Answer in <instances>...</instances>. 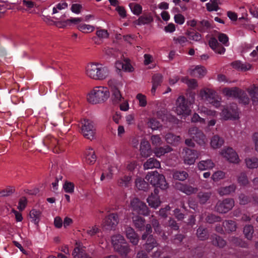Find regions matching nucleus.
<instances>
[{
  "instance_id": "6",
  "label": "nucleus",
  "mask_w": 258,
  "mask_h": 258,
  "mask_svg": "<svg viewBox=\"0 0 258 258\" xmlns=\"http://www.w3.org/2000/svg\"><path fill=\"white\" fill-rule=\"evenodd\" d=\"M200 96L216 108L220 106L221 99L216 97L215 92L213 90L208 88L202 89L200 92Z\"/></svg>"
},
{
  "instance_id": "28",
  "label": "nucleus",
  "mask_w": 258,
  "mask_h": 258,
  "mask_svg": "<svg viewBox=\"0 0 258 258\" xmlns=\"http://www.w3.org/2000/svg\"><path fill=\"white\" fill-rule=\"evenodd\" d=\"M29 217L31 221L38 225L41 217V212L36 209H32L29 213Z\"/></svg>"
},
{
  "instance_id": "63",
  "label": "nucleus",
  "mask_w": 258,
  "mask_h": 258,
  "mask_svg": "<svg viewBox=\"0 0 258 258\" xmlns=\"http://www.w3.org/2000/svg\"><path fill=\"white\" fill-rule=\"evenodd\" d=\"M139 101V105L142 107H145L147 105V100L146 96L142 94H138L136 97Z\"/></svg>"
},
{
  "instance_id": "49",
  "label": "nucleus",
  "mask_w": 258,
  "mask_h": 258,
  "mask_svg": "<svg viewBox=\"0 0 258 258\" xmlns=\"http://www.w3.org/2000/svg\"><path fill=\"white\" fill-rule=\"evenodd\" d=\"M234 67L239 69L241 71H245L249 70L251 68V65L249 63H241L240 62H235L233 63Z\"/></svg>"
},
{
  "instance_id": "13",
  "label": "nucleus",
  "mask_w": 258,
  "mask_h": 258,
  "mask_svg": "<svg viewBox=\"0 0 258 258\" xmlns=\"http://www.w3.org/2000/svg\"><path fill=\"white\" fill-rule=\"evenodd\" d=\"M234 205V202L232 199H226L217 203L216 210L220 213H225L231 210Z\"/></svg>"
},
{
  "instance_id": "27",
  "label": "nucleus",
  "mask_w": 258,
  "mask_h": 258,
  "mask_svg": "<svg viewBox=\"0 0 258 258\" xmlns=\"http://www.w3.org/2000/svg\"><path fill=\"white\" fill-rule=\"evenodd\" d=\"M223 144V139L217 135L214 136L211 139L210 146L214 149L220 148Z\"/></svg>"
},
{
  "instance_id": "2",
  "label": "nucleus",
  "mask_w": 258,
  "mask_h": 258,
  "mask_svg": "<svg viewBox=\"0 0 258 258\" xmlns=\"http://www.w3.org/2000/svg\"><path fill=\"white\" fill-rule=\"evenodd\" d=\"M110 96L107 87L98 86L95 87L87 95V101L92 104H97L106 100Z\"/></svg>"
},
{
  "instance_id": "30",
  "label": "nucleus",
  "mask_w": 258,
  "mask_h": 258,
  "mask_svg": "<svg viewBox=\"0 0 258 258\" xmlns=\"http://www.w3.org/2000/svg\"><path fill=\"white\" fill-rule=\"evenodd\" d=\"M172 150V149L171 147L168 146H166L165 147L155 148L154 149L153 152L157 157L160 158L161 156L171 152Z\"/></svg>"
},
{
  "instance_id": "7",
  "label": "nucleus",
  "mask_w": 258,
  "mask_h": 258,
  "mask_svg": "<svg viewBox=\"0 0 258 258\" xmlns=\"http://www.w3.org/2000/svg\"><path fill=\"white\" fill-rule=\"evenodd\" d=\"M220 155L230 163L239 164L241 160L237 152L231 147H225L220 152Z\"/></svg>"
},
{
  "instance_id": "46",
  "label": "nucleus",
  "mask_w": 258,
  "mask_h": 258,
  "mask_svg": "<svg viewBox=\"0 0 258 258\" xmlns=\"http://www.w3.org/2000/svg\"><path fill=\"white\" fill-rule=\"evenodd\" d=\"M239 99L240 102L243 104H247L249 102V99L244 91L240 90L237 96Z\"/></svg>"
},
{
  "instance_id": "32",
  "label": "nucleus",
  "mask_w": 258,
  "mask_h": 258,
  "mask_svg": "<svg viewBox=\"0 0 258 258\" xmlns=\"http://www.w3.org/2000/svg\"><path fill=\"white\" fill-rule=\"evenodd\" d=\"M247 168L252 169L258 167V158L255 157H247L244 160Z\"/></svg>"
},
{
  "instance_id": "20",
  "label": "nucleus",
  "mask_w": 258,
  "mask_h": 258,
  "mask_svg": "<svg viewBox=\"0 0 258 258\" xmlns=\"http://www.w3.org/2000/svg\"><path fill=\"white\" fill-rule=\"evenodd\" d=\"M158 189H155L154 195L152 194L147 199L149 206L153 208L157 209L161 204L160 197L158 196Z\"/></svg>"
},
{
  "instance_id": "12",
  "label": "nucleus",
  "mask_w": 258,
  "mask_h": 258,
  "mask_svg": "<svg viewBox=\"0 0 258 258\" xmlns=\"http://www.w3.org/2000/svg\"><path fill=\"white\" fill-rule=\"evenodd\" d=\"M118 216L116 214H111L106 217L101 224L102 227L105 229H112L118 223Z\"/></svg>"
},
{
  "instance_id": "48",
  "label": "nucleus",
  "mask_w": 258,
  "mask_h": 258,
  "mask_svg": "<svg viewBox=\"0 0 258 258\" xmlns=\"http://www.w3.org/2000/svg\"><path fill=\"white\" fill-rule=\"evenodd\" d=\"M68 4L64 2H61L57 4L52 9V14L59 12V11L66 9L68 8Z\"/></svg>"
},
{
  "instance_id": "4",
  "label": "nucleus",
  "mask_w": 258,
  "mask_h": 258,
  "mask_svg": "<svg viewBox=\"0 0 258 258\" xmlns=\"http://www.w3.org/2000/svg\"><path fill=\"white\" fill-rule=\"evenodd\" d=\"M146 179L152 185L161 189H166L168 187L165 177L157 171L148 173L146 176Z\"/></svg>"
},
{
  "instance_id": "58",
  "label": "nucleus",
  "mask_w": 258,
  "mask_h": 258,
  "mask_svg": "<svg viewBox=\"0 0 258 258\" xmlns=\"http://www.w3.org/2000/svg\"><path fill=\"white\" fill-rule=\"evenodd\" d=\"M96 35L100 40L106 39L109 36L107 31L105 29H97L96 32Z\"/></svg>"
},
{
  "instance_id": "37",
  "label": "nucleus",
  "mask_w": 258,
  "mask_h": 258,
  "mask_svg": "<svg viewBox=\"0 0 258 258\" xmlns=\"http://www.w3.org/2000/svg\"><path fill=\"white\" fill-rule=\"evenodd\" d=\"M133 223L135 226L139 229L140 230H142L145 222V220L139 216H136L132 218Z\"/></svg>"
},
{
  "instance_id": "16",
  "label": "nucleus",
  "mask_w": 258,
  "mask_h": 258,
  "mask_svg": "<svg viewBox=\"0 0 258 258\" xmlns=\"http://www.w3.org/2000/svg\"><path fill=\"white\" fill-rule=\"evenodd\" d=\"M139 151L140 155L142 157L147 158L152 154V150L149 142L144 139H142L140 143Z\"/></svg>"
},
{
  "instance_id": "62",
  "label": "nucleus",
  "mask_w": 258,
  "mask_h": 258,
  "mask_svg": "<svg viewBox=\"0 0 258 258\" xmlns=\"http://www.w3.org/2000/svg\"><path fill=\"white\" fill-rule=\"evenodd\" d=\"M125 122L128 125L135 123V115L133 113L128 114L125 117Z\"/></svg>"
},
{
  "instance_id": "31",
  "label": "nucleus",
  "mask_w": 258,
  "mask_h": 258,
  "mask_svg": "<svg viewBox=\"0 0 258 258\" xmlns=\"http://www.w3.org/2000/svg\"><path fill=\"white\" fill-rule=\"evenodd\" d=\"M162 76L160 74H156L152 78V87L151 92L153 94L155 93L156 89L160 85L162 81Z\"/></svg>"
},
{
  "instance_id": "59",
  "label": "nucleus",
  "mask_w": 258,
  "mask_h": 258,
  "mask_svg": "<svg viewBox=\"0 0 258 258\" xmlns=\"http://www.w3.org/2000/svg\"><path fill=\"white\" fill-rule=\"evenodd\" d=\"M198 237L202 240L206 239L207 238V232L206 229L203 228H199L197 230Z\"/></svg>"
},
{
  "instance_id": "25",
  "label": "nucleus",
  "mask_w": 258,
  "mask_h": 258,
  "mask_svg": "<svg viewBox=\"0 0 258 258\" xmlns=\"http://www.w3.org/2000/svg\"><path fill=\"white\" fill-rule=\"evenodd\" d=\"M85 161L88 164L92 165L96 161L95 152L91 148H89L85 152Z\"/></svg>"
},
{
  "instance_id": "34",
  "label": "nucleus",
  "mask_w": 258,
  "mask_h": 258,
  "mask_svg": "<svg viewBox=\"0 0 258 258\" xmlns=\"http://www.w3.org/2000/svg\"><path fill=\"white\" fill-rule=\"evenodd\" d=\"M247 91L252 99L253 103H257L258 102V86H251L247 89Z\"/></svg>"
},
{
  "instance_id": "54",
  "label": "nucleus",
  "mask_w": 258,
  "mask_h": 258,
  "mask_svg": "<svg viewBox=\"0 0 258 258\" xmlns=\"http://www.w3.org/2000/svg\"><path fill=\"white\" fill-rule=\"evenodd\" d=\"M75 185L73 183L69 181H66L63 185V189L65 192L72 194L74 191Z\"/></svg>"
},
{
  "instance_id": "60",
  "label": "nucleus",
  "mask_w": 258,
  "mask_h": 258,
  "mask_svg": "<svg viewBox=\"0 0 258 258\" xmlns=\"http://www.w3.org/2000/svg\"><path fill=\"white\" fill-rule=\"evenodd\" d=\"M224 226L226 230L229 231H234L236 230V224L234 222L232 221H226L224 224Z\"/></svg>"
},
{
  "instance_id": "17",
  "label": "nucleus",
  "mask_w": 258,
  "mask_h": 258,
  "mask_svg": "<svg viewBox=\"0 0 258 258\" xmlns=\"http://www.w3.org/2000/svg\"><path fill=\"white\" fill-rule=\"evenodd\" d=\"M185 155L183 157L184 163L187 165H192L198 158V154L195 150L188 149H184Z\"/></svg>"
},
{
  "instance_id": "8",
  "label": "nucleus",
  "mask_w": 258,
  "mask_h": 258,
  "mask_svg": "<svg viewBox=\"0 0 258 258\" xmlns=\"http://www.w3.org/2000/svg\"><path fill=\"white\" fill-rule=\"evenodd\" d=\"M130 208L133 211L138 214L145 216L149 214V210L146 204L136 198L131 201Z\"/></svg>"
},
{
  "instance_id": "3",
  "label": "nucleus",
  "mask_w": 258,
  "mask_h": 258,
  "mask_svg": "<svg viewBox=\"0 0 258 258\" xmlns=\"http://www.w3.org/2000/svg\"><path fill=\"white\" fill-rule=\"evenodd\" d=\"M111 242L114 249L118 251L122 257H126L130 251V248L123 236L115 234L111 238Z\"/></svg>"
},
{
  "instance_id": "51",
  "label": "nucleus",
  "mask_w": 258,
  "mask_h": 258,
  "mask_svg": "<svg viewBox=\"0 0 258 258\" xmlns=\"http://www.w3.org/2000/svg\"><path fill=\"white\" fill-rule=\"evenodd\" d=\"M225 177V173L222 171H217L212 175V179L214 181H218Z\"/></svg>"
},
{
  "instance_id": "57",
  "label": "nucleus",
  "mask_w": 258,
  "mask_h": 258,
  "mask_svg": "<svg viewBox=\"0 0 258 258\" xmlns=\"http://www.w3.org/2000/svg\"><path fill=\"white\" fill-rule=\"evenodd\" d=\"M243 233L245 235V236L248 239H251L252 237V234L253 233L252 226L251 225L245 226L243 229Z\"/></svg>"
},
{
  "instance_id": "29",
  "label": "nucleus",
  "mask_w": 258,
  "mask_h": 258,
  "mask_svg": "<svg viewBox=\"0 0 258 258\" xmlns=\"http://www.w3.org/2000/svg\"><path fill=\"white\" fill-rule=\"evenodd\" d=\"M165 140L168 144L176 146L180 143L181 139L179 136L169 133L165 135Z\"/></svg>"
},
{
  "instance_id": "5",
  "label": "nucleus",
  "mask_w": 258,
  "mask_h": 258,
  "mask_svg": "<svg viewBox=\"0 0 258 258\" xmlns=\"http://www.w3.org/2000/svg\"><path fill=\"white\" fill-rule=\"evenodd\" d=\"M108 85L111 89L112 100L114 103H119L123 99L119 89L123 86L121 81L115 79H110L108 81Z\"/></svg>"
},
{
  "instance_id": "55",
  "label": "nucleus",
  "mask_w": 258,
  "mask_h": 258,
  "mask_svg": "<svg viewBox=\"0 0 258 258\" xmlns=\"http://www.w3.org/2000/svg\"><path fill=\"white\" fill-rule=\"evenodd\" d=\"M152 145L154 146H159L162 144V140L159 135H152L150 137Z\"/></svg>"
},
{
  "instance_id": "39",
  "label": "nucleus",
  "mask_w": 258,
  "mask_h": 258,
  "mask_svg": "<svg viewBox=\"0 0 258 258\" xmlns=\"http://www.w3.org/2000/svg\"><path fill=\"white\" fill-rule=\"evenodd\" d=\"M235 190V186L234 185H230L228 186L220 188L218 192L221 196H224L230 194V193L234 191Z\"/></svg>"
},
{
  "instance_id": "43",
  "label": "nucleus",
  "mask_w": 258,
  "mask_h": 258,
  "mask_svg": "<svg viewBox=\"0 0 258 258\" xmlns=\"http://www.w3.org/2000/svg\"><path fill=\"white\" fill-rule=\"evenodd\" d=\"M131 179L132 177L129 175L121 177L118 180V185L121 187H127L131 183Z\"/></svg>"
},
{
  "instance_id": "26",
  "label": "nucleus",
  "mask_w": 258,
  "mask_h": 258,
  "mask_svg": "<svg viewBox=\"0 0 258 258\" xmlns=\"http://www.w3.org/2000/svg\"><path fill=\"white\" fill-rule=\"evenodd\" d=\"M214 163L210 159L206 160H202L198 164V168L201 171L209 170L212 169L214 167Z\"/></svg>"
},
{
  "instance_id": "23",
  "label": "nucleus",
  "mask_w": 258,
  "mask_h": 258,
  "mask_svg": "<svg viewBox=\"0 0 258 258\" xmlns=\"http://www.w3.org/2000/svg\"><path fill=\"white\" fill-rule=\"evenodd\" d=\"M175 186L177 189L188 195L195 193L197 191V189L196 188H194L190 186L184 185L181 183H176Z\"/></svg>"
},
{
  "instance_id": "15",
  "label": "nucleus",
  "mask_w": 258,
  "mask_h": 258,
  "mask_svg": "<svg viewBox=\"0 0 258 258\" xmlns=\"http://www.w3.org/2000/svg\"><path fill=\"white\" fill-rule=\"evenodd\" d=\"M124 233L126 238L133 245H136L138 244L139 236L133 228L128 226H125Z\"/></svg>"
},
{
  "instance_id": "40",
  "label": "nucleus",
  "mask_w": 258,
  "mask_h": 258,
  "mask_svg": "<svg viewBox=\"0 0 258 258\" xmlns=\"http://www.w3.org/2000/svg\"><path fill=\"white\" fill-rule=\"evenodd\" d=\"M181 81L186 84L187 86L191 89H195L198 86V82L195 79H189L186 77L182 78Z\"/></svg>"
},
{
  "instance_id": "50",
  "label": "nucleus",
  "mask_w": 258,
  "mask_h": 258,
  "mask_svg": "<svg viewBox=\"0 0 258 258\" xmlns=\"http://www.w3.org/2000/svg\"><path fill=\"white\" fill-rule=\"evenodd\" d=\"M207 9L208 11H217L218 10V6L217 0H210L209 3L206 4Z\"/></svg>"
},
{
  "instance_id": "52",
  "label": "nucleus",
  "mask_w": 258,
  "mask_h": 258,
  "mask_svg": "<svg viewBox=\"0 0 258 258\" xmlns=\"http://www.w3.org/2000/svg\"><path fill=\"white\" fill-rule=\"evenodd\" d=\"M41 0H23V5L29 8L38 6Z\"/></svg>"
},
{
  "instance_id": "33",
  "label": "nucleus",
  "mask_w": 258,
  "mask_h": 258,
  "mask_svg": "<svg viewBox=\"0 0 258 258\" xmlns=\"http://www.w3.org/2000/svg\"><path fill=\"white\" fill-rule=\"evenodd\" d=\"M77 29L83 33H90L95 30V27L90 24L81 23L77 26Z\"/></svg>"
},
{
  "instance_id": "19",
  "label": "nucleus",
  "mask_w": 258,
  "mask_h": 258,
  "mask_svg": "<svg viewBox=\"0 0 258 258\" xmlns=\"http://www.w3.org/2000/svg\"><path fill=\"white\" fill-rule=\"evenodd\" d=\"M115 67L119 71H123L125 72L131 73L134 71L133 67L127 59L116 61Z\"/></svg>"
},
{
  "instance_id": "9",
  "label": "nucleus",
  "mask_w": 258,
  "mask_h": 258,
  "mask_svg": "<svg viewBox=\"0 0 258 258\" xmlns=\"http://www.w3.org/2000/svg\"><path fill=\"white\" fill-rule=\"evenodd\" d=\"M82 133L85 138L92 140L95 138L96 129L92 121L84 120L82 123Z\"/></svg>"
},
{
  "instance_id": "24",
  "label": "nucleus",
  "mask_w": 258,
  "mask_h": 258,
  "mask_svg": "<svg viewBox=\"0 0 258 258\" xmlns=\"http://www.w3.org/2000/svg\"><path fill=\"white\" fill-rule=\"evenodd\" d=\"M160 167V163L159 161L154 158H150L148 159L143 164V168L145 170L153 168H159Z\"/></svg>"
},
{
  "instance_id": "14",
  "label": "nucleus",
  "mask_w": 258,
  "mask_h": 258,
  "mask_svg": "<svg viewBox=\"0 0 258 258\" xmlns=\"http://www.w3.org/2000/svg\"><path fill=\"white\" fill-rule=\"evenodd\" d=\"M188 73L191 77L202 78L206 76L207 71L204 66L198 65L191 67L188 69Z\"/></svg>"
},
{
  "instance_id": "11",
  "label": "nucleus",
  "mask_w": 258,
  "mask_h": 258,
  "mask_svg": "<svg viewBox=\"0 0 258 258\" xmlns=\"http://www.w3.org/2000/svg\"><path fill=\"white\" fill-rule=\"evenodd\" d=\"M220 116L224 120L236 119L239 118V113L235 105L227 106L222 111Z\"/></svg>"
},
{
  "instance_id": "21",
  "label": "nucleus",
  "mask_w": 258,
  "mask_h": 258,
  "mask_svg": "<svg viewBox=\"0 0 258 258\" xmlns=\"http://www.w3.org/2000/svg\"><path fill=\"white\" fill-rule=\"evenodd\" d=\"M72 255L74 258H91L85 252V247L80 242L76 243Z\"/></svg>"
},
{
  "instance_id": "10",
  "label": "nucleus",
  "mask_w": 258,
  "mask_h": 258,
  "mask_svg": "<svg viewBox=\"0 0 258 258\" xmlns=\"http://www.w3.org/2000/svg\"><path fill=\"white\" fill-rule=\"evenodd\" d=\"M175 111L178 115L187 116L190 114L191 110L187 106L184 97L179 96L177 98Z\"/></svg>"
},
{
  "instance_id": "64",
  "label": "nucleus",
  "mask_w": 258,
  "mask_h": 258,
  "mask_svg": "<svg viewBox=\"0 0 258 258\" xmlns=\"http://www.w3.org/2000/svg\"><path fill=\"white\" fill-rule=\"evenodd\" d=\"M174 20L175 22L179 25H182L185 22V18L181 14L175 15Z\"/></svg>"
},
{
  "instance_id": "35",
  "label": "nucleus",
  "mask_w": 258,
  "mask_h": 258,
  "mask_svg": "<svg viewBox=\"0 0 258 258\" xmlns=\"http://www.w3.org/2000/svg\"><path fill=\"white\" fill-rule=\"evenodd\" d=\"M144 64L145 66H149L148 68L153 69L155 67L154 59L153 56L150 54H145L144 55Z\"/></svg>"
},
{
  "instance_id": "41",
  "label": "nucleus",
  "mask_w": 258,
  "mask_h": 258,
  "mask_svg": "<svg viewBox=\"0 0 258 258\" xmlns=\"http://www.w3.org/2000/svg\"><path fill=\"white\" fill-rule=\"evenodd\" d=\"M239 90V89L236 88L232 89L225 88L223 90V93L227 96L237 97Z\"/></svg>"
},
{
  "instance_id": "42",
  "label": "nucleus",
  "mask_w": 258,
  "mask_h": 258,
  "mask_svg": "<svg viewBox=\"0 0 258 258\" xmlns=\"http://www.w3.org/2000/svg\"><path fill=\"white\" fill-rule=\"evenodd\" d=\"M156 246L157 243L155 240L152 235H150L147 238V240L145 245V248L146 250L149 251Z\"/></svg>"
},
{
  "instance_id": "22",
  "label": "nucleus",
  "mask_w": 258,
  "mask_h": 258,
  "mask_svg": "<svg viewBox=\"0 0 258 258\" xmlns=\"http://www.w3.org/2000/svg\"><path fill=\"white\" fill-rule=\"evenodd\" d=\"M153 20L152 16L150 14L143 15L139 17L136 21H134V25L136 26H141L149 24Z\"/></svg>"
},
{
  "instance_id": "44",
  "label": "nucleus",
  "mask_w": 258,
  "mask_h": 258,
  "mask_svg": "<svg viewBox=\"0 0 258 258\" xmlns=\"http://www.w3.org/2000/svg\"><path fill=\"white\" fill-rule=\"evenodd\" d=\"M198 110L200 113H204L207 115L216 116L217 114L216 111L207 109L206 107L200 106L198 107Z\"/></svg>"
},
{
  "instance_id": "61",
  "label": "nucleus",
  "mask_w": 258,
  "mask_h": 258,
  "mask_svg": "<svg viewBox=\"0 0 258 258\" xmlns=\"http://www.w3.org/2000/svg\"><path fill=\"white\" fill-rule=\"evenodd\" d=\"M211 27V24L207 20H202L200 22V27L198 30L201 32H204L206 30Z\"/></svg>"
},
{
  "instance_id": "1",
  "label": "nucleus",
  "mask_w": 258,
  "mask_h": 258,
  "mask_svg": "<svg viewBox=\"0 0 258 258\" xmlns=\"http://www.w3.org/2000/svg\"><path fill=\"white\" fill-rule=\"evenodd\" d=\"M85 74L90 79L102 81L109 76L110 71L107 67L101 63L92 62L87 65Z\"/></svg>"
},
{
  "instance_id": "18",
  "label": "nucleus",
  "mask_w": 258,
  "mask_h": 258,
  "mask_svg": "<svg viewBox=\"0 0 258 258\" xmlns=\"http://www.w3.org/2000/svg\"><path fill=\"white\" fill-rule=\"evenodd\" d=\"M189 134L190 137L199 144L202 145L205 143L206 137L203 133L199 131L197 128L193 127L190 128L189 130Z\"/></svg>"
},
{
  "instance_id": "45",
  "label": "nucleus",
  "mask_w": 258,
  "mask_h": 258,
  "mask_svg": "<svg viewBox=\"0 0 258 258\" xmlns=\"http://www.w3.org/2000/svg\"><path fill=\"white\" fill-rule=\"evenodd\" d=\"M185 34L188 36L189 39L195 41H199L202 38L201 35L197 32L187 31Z\"/></svg>"
},
{
  "instance_id": "53",
  "label": "nucleus",
  "mask_w": 258,
  "mask_h": 258,
  "mask_svg": "<svg viewBox=\"0 0 258 258\" xmlns=\"http://www.w3.org/2000/svg\"><path fill=\"white\" fill-rule=\"evenodd\" d=\"M148 124L153 130H156L161 126L160 122L155 118H151L149 120Z\"/></svg>"
},
{
  "instance_id": "38",
  "label": "nucleus",
  "mask_w": 258,
  "mask_h": 258,
  "mask_svg": "<svg viewBox=\"0 0 258 258\" xmlns=\"http://www.w3.org/2000/svg\"><path fill=\"white\" fill-rule=\"evenodd\" d=\"M136 186L139 190H146L148 189L149 185L143 179L138 177L135 181Z\"/></svg>"
},
{
  "instance_id": "36",
  "label": "nucleus",
  "mask_w": 258,
  "mask_h": 258,
  "mask_svg": "<svg viewBox=\"0 0 258 258\" xmlns=\"http://www.w3.org/2000/svg\"><path fill=\"white\" fill-rule=\"evenodd\" d=\"M132 13L137 16H139L142 13L143 8L140 4L132 3L128 5Z\"/></svg>"
},
{
  "instance_id": "56",
  "label": "nucleus",
  "mask_w": 258,
  "mask_h": 258,
  "mask_svg": "<svg viewBox=\"0 0 258 258\" xmlns=\"http://www.w3.org/2000/svg\"><path fill=\"white\" fill-rule=\"evenodd\" d=\"M173 41L175 44H179L182 46L186 45L188 42L187 38L183 36H179L177 37H174Z\"/></svg>"
},
{
  "instance_id": "47",
  "label": "nucleus",
  "mask_w": 258,
  "mask_h": 258,
  "mask_svg": "<svg viewBox=\"0 0 258 258\" xmlns=\"http://www.w3.org/2000/svg\"><path fill=\"white\" fill-rule=\"evenodd\" d=\"M187 177L188 174L184 171H176L173 174V177L174 179L181 181L185 180Z\"/></svg>"
}]
</instances>
